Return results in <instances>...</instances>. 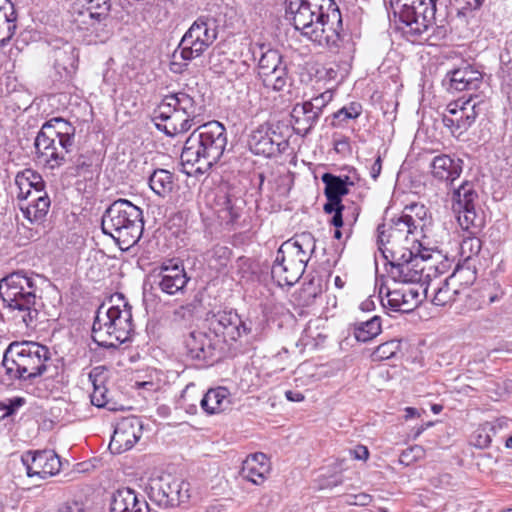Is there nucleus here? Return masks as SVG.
<instances>
[{
  "instance_id": "13d9d810",
  "label": "nucleus",
  "mask_w": 512,
  "mask_h": 512,
  "mask_svg": "<svg viewBox=\"0 0 512 512\" xmlns=\"http://www.w3.org/2000/svg\"><path fill=\"white\" fill-rule=\"evenodd\" d=\"M381 170H382V158L380 155H378L369 169V174L374 181H376L378 179V177L380 176Z\"/></svg>"
},
{
  "instance_id": "bb28decb",
  "label": "nucleus",
  "mask_w": 512,
  "mask_h": 512,
  "mask_svg": "<svg viewBox=\"0 0 512 512\" xmlns=\"http://www.w3.org/2000/svg\"><path fill=\"white\" fill-rule=\"evenodd\" d=\"M271 471V464L264 453L249 455L242 464L240 475L243 479L261 485L267 479Z\"/></svg>"
},
{
  "instance_id": "864d4df0",
  "label": "nucleus",
  "mask_w": 512,
  "mask_h": 512,
  "mask_svg": "<svg viewBox=\"0 0 512 512\" xmlns=\"http://www.w3.org/2000/svg\"><path fill=\"white\" fill-rule=\"evenodd\" d=\"M424 284H422L419 287H404L406 290V297L410 301L409 305H412L413 310L421 303V291L423 292Z\"/></svg>"
},
{
  "instance_id": "bf43d9fd",
  "label": "nucleus",
  "mask_w": 512,
  "mask_h": 512,
  "mask_svg": "<svg viewBox=\"0 0 512 512\" xmlns=\"http://www.w3.org/2000/svg\"><path fill=\"white\" fill-rule=\"evenodd\" d=\"M344 206L341 204V199L338 200H328V202L324 205V211L328 214L336 213V211H342Z\"/></svg>"
},
{
  "instance_id": "c756f323",
  "label": "nucleus",
  "mask_w": 512,
  "mask_h": 512,
  "mask_svg": "<svg viewBox=\"0 0 512 512\" xmlns=\"http://www.w3.org/2000/svg\"><path fill=\"white\" fill-rule=\"evenodd\" d=\"M163 108L172 107L186 114V117H191L194 120H200L202 115V106L194 99L193 96L186 92H177L174 94L166 95L163 100Z\"/></svg>"
},
{
  "instance_id": "ea45409f",
  "label": "nucleus",
  "mask_w": 512,
  "mask_h": 512,
  "mask_svg": "<svg viewBox=\"0 0 512 512\" xmlns=\"http://www.w3.org/2000/svg\"><path fill=\"white\" fill-rule=\"evenodd\" d=\"M77 56L73 50H59L56 52L55 68L61 77L70 78L76 71Z\"/></svg>"
},
{
  "instance_id": "0eeeda50",
  "label": "nucleus",
  "mask_w": 512,
  "mask_h": 512,
  "mask_svg": "<svg viewBox=\"0 0 512 512\" xmlns=\"http://www.w3.org/2000/svg\"><path fill=\"white\" fill-rule=\"evenodd\" d=\"M74 132L75 129L60 118L44 124L34 141L38 162L51 169L61 166L74 145Z\"/></svg>"
},
{
  "instance_id": "a211bd4d",
  "label": "nucleus",
  "mask_w": 512,
  "mask_h": 512,
  "mask_svg": "<svg viewBox=\"0 0 512 512\" xmlns=\"http://www.w3.org/2000/svg\"><path fill=\"white\" fill-rule=\"evenodd\" d=\"M28 477L47 479L59 473L61 461L53 450L26 451L21 456Z\"/></svg>"
},
{
  "instance_id": "69168bd1",
  "label": "nucleus",
  "mask_w": 512,
  "mask_h": 512,
  "mask_svg": "<svg viewBox=\"0 0 512 512\" xmlns=\"http://www.w3.org/2000/svg\"><path fill=\"white\" fill-rule=\"evenodd\" d=\"M285 396L289 401L301 402L304 400V395L298 391L288 390L285 392Z\"/></svg>"
},
{
  "instance_id": "1a4fd4ad",
  "label": "nucleus",
  "mask_w": 512,
  "mask_h": 512,
  "mask_svg": "<svg viewBox=\"0 0 512 512\" xmlns=\"http://www.w3.org/2000/svg\"><path fill=\"white\" fill-rule=\"evenodd\" d=\"M435 249L429 246L424 240L414 239L409 248L402 250H392V269L393 278L404 284L425 283L430 274H424L427 267L423 262L432 258Z\"/></svg>"
},
{
  "instance_id": "c85d7f7f",
  "label": "nucleus",
  "mask_w": 512,
  "mask_h": 512,
  "mask_svg": "<svg viewBox=\"0 0 512 512\" xmlns=\"http://www.w3.org/2000/svg\"><path fill=\"white\" fill-rule=\"evenodd\" d=\"M110 512H150L145 499L139 498L134 490H118L112 498Z\"/></svg>"
},
{
  "instance_id": "aec40b11",
  "label": "nucleus",
  "mask_w": 512,
  "mask_h": 512,
  "mask_svg": "<svg viewBox=\"0 0 512 512\" xmlns=\"http://www.w3.org/2000/svg\"><path fill=\"white\" fill-rule=\"evenodd\" d=\"M142 434L141 421L136 417H128L117 423L109 443L114 454H121L131 449Z\"/></svg>"
},
{
  "instance_id": "f257e3e1",
  "label": "nucleus",
  "mask_w": 512,
  "mask_h": 512,
  "mask_svg": "<svg viewBox=\"0 0 512 512\" xmlns=\"http://www.w3.org/2000/svg\"><path fill=\"white\" fill-rule=\"evenodd\" d=\"M208 332L192 331L184 340L186 355L199 362H214L221 357L222 343L234 342L248 335L251 327L233 310L208 316Z\"/></svg>"
},
{
  "instance_id": "37998d69",
  "label": "nucleus",
  "mask_w": 512,
  "mask_h": 512,
  "mask_svg": "<svg viewBox=\"0 0 512 512\" xmlns=\"http://www.w3.org/2000/svg\"><path fill=\"white\" fill-rule=\"evenodd\" d=\"M29 176L32 177V181L35 179L34 171L30 169H26L22 172L17 173L15 177V185L18 189L17 199L20 203L27 200V196L33 191L31 190V186L29 182Z\"/></svg>"
},
{
  "instance_id": "b1692460",
  "label": "nucleus",
  "mask_w": 512,
  "mask_h": 512,
  "mask_svg": "<svg viewBox=\"0 0 512 512\" xmlns=\"http://www.w3.org/2000/svg\"><path fill=\"white\" fill-rule=\"evenodd\" d=\"M432 177L447 186L458 179L463 170V160L447 154L435 156L430 163Z\"/></svg>"
},
{
  "instance_id": "39448f33",
  "label": "nucleus",
  "mask_w": 512,
  "mask_h": 512,
  "mask_svg": "<svg viewBox=\"0 0 512 512\" xmlns=\"http://www.w3.org/2000/svg\"><path fill=\"white\" fill-rule=\"evenodd\" d=\"M101 226L105 235L110 236L122 251H127L143 234V211L129 200L118 199L105 210Z\"/></svg>"
},
{
  "instance_id": "412c9836",
  "label": "nucleus",
  "mask_w": 512,
  "mask_h": 512,
  "mask_svg": "<svg viewBox=\"0 0 512 512\" xmlns=\"http://www.w3.org/2000/svg\"><path fill=\"white\" fill-rule=\"evenodd\" d=\"M154 118L160 119L164 122V124L156 123V126L169 136L185 133L189 131L192 126L201 122V120H194L191 117H186L185 113L177 109H172V107L163 108L162 102L155 111Z\"/></svg>"
},
{
  "instance_id": "5701e85b",
  "label": "nucleus",
  "mask_w": 512,
  "mask_h": 512,
  "mask_svg": "<svg viewBox=\"0 0 512 512\" xmlns=\"http://www.w3.org/2000/svg\"><path fill=\"white\" fill-rule=\"evenodd\" d=\"M305 268L301 260H293L292 257L280 253L278 249L271 268V276L278 286H292L301 278Z\"/></svg>"
},
{
  "instance_id": "4d7b16f0",
  "label": "nucleus",
  "mask_w": 512,
  "mask_h": 512,
  "mask_svg": "<svg viewBox=\"0 0 512 512\" xmlns=\"http://www.w3.org/2000/svg\"><path fill=\"white\" fill-rule=\"evenodd\" d=\"M92 161L91 158L87 155L80 154L74 160V167L77 174L81 172L87 171L89 167H91Z\"/></svg>"
},
{
  "instance_id": "dca6fc26",
  "label": "nucleus",
  "mask_w": 512,
  "mask_h": 512,
  "mask_svg": "<svg viewBox=\"0 0 512 512\" xmlns=\"http://www.w3.org/2000/svg\"><path fill=\"white\" fill-rule=\"evenodd\" d=\"M477 96H470L467 100L459 99L447 106V113L442 117L443 125L453 135H461L475 122L480 113V101Z\"/></svg>"
},
{
  "instance_id": "a878e982",
  "label": "nucleus",
  "mask_w": 512,
  "mask_h": 512,
  "mask_svg": "<svg viewBox=\"0 0 512 512\" xmlns=\"http://www.w3.org/2000/svg\"><path fill=\"white\" fill-rule=\"evenodd\" d=\"M449 89L454 91H476L483 84L482 73L470 65H464L447 73Z\"/></svg>"
},
{
  "instance_id": "a18cd8bd",
  "label": "nucleus",
  "mask_w": 512,
  "mask_h": 512,
  "mask_svg": "<svg viewBox=\"0 0 512 512\" xmlns=\"http://www.w3.org/2000/svg\"><path fill=\"white\" fill-rule=\"evenodd\" d=\"M471 236L465 238L460 246L461 255L466 259H470L471 257L478 255L481 251L482 243L481 240L476 237L477 234H472L469 232Z\"/></svg>"
},
{
  "instance_id": "423d86ee",
  "label": "nucleus",
  "mask_w": 512,
  "mask_h": 512,
  "mask_svg": "<svg viewBox=\"0 0 512 512\" xmlns=\"http://www.w3.org/2000/svg\"><path fill=\"white\" fill-rule=\"evenodd\" d=\"M50 361L49 349L36 342H12L7 347L2 365L10 380H32L42 376Z\"/></svg>"
},
{
  "instance_id": "ddd939ff",
  "label": "nucleus",
  "mask_w": 512,
  "mask_h": 512,
  "mask_svg": "<svg viewBox=\"0 0 512 512\" xmlns=\"http://www.w3.org/2000/svg\"><path fill=\"white\" fill-rule=\"evenodd\" d=\"M334 6L333 0H286V14L296 30L308 37L318 21L323 20L327 8Z\"/></svg>"
},
{
  "instance_id": "79ce46f5",
  "label": "nucleus",
  "mask_w": 512,
  "mask_h": 512,
  "mask_svg": "<svg viewBox=\"0 0 512 512\" xmlns=\"http://www.w3.org/2000/svg\"><path fill=\"white\" fill-rule=\"evenodd\" d=\"M93 392L90 395L91 403L99 408H106L109 411L123 410V406L108 398V390L105 386L98 385L93 380Z\"/></svg>"
},
{
  "instance_id": "f03ea898",
  "label": "nucleus",
  "mask_w": 512,
  "mask_h": 512,
  "mask_svg": "<svg viewBox=\"0 0 512 512\" xmlns=\"http://www.w3.org/2000/svg\"><path fill=\"white\" fill-rule=\"evenodd\" d=\"M37 280H40L39 276L23 271L13 272L0 280L2 309L18 327L36 326L39 314Z\"/></svg>"
},
{
  "instance_id": "7ed1b4c3",
  "label": "nucleus",
  "mask_w": 512,
  "mask_h": 512,
  "mask_svg": "<svg viewBox=\"0 0 512 512\" xmlns=\"http://www.w3.org/2000/svg\"><path fill=\"white\" fill-rule=\"evenodd\" d=\"M227 145L224 125L210 121L199 125L186 139L181 153V163L188 175L204 173L222 157Z\"/></svg>"
},
{
  "instance_id": "774afa93",
  "label": "nucleus",
  "mask_w": 512,
  "mask_h": 512,
  "mask_svg": "<svg viewBox=\"0 0 512 512\" xmlns=\"http://www.w3.org/2000/svg\"><path fill=\"white\" fill-rule=\"evenodd\" d=\"M331 223L336 227V228H339L343 225V217H342V211H336V213H334L332 219H331Z\"/></svg>"
},
{
  "instance_id": "473e14b6",
  "label": "nucleus",
  "mask_w": 512,
  "mask_h": 512,
  "mask_svg": "<svg viewBox=\"0 0 512 512\" xmlns=\"http://www.w3.org/2000/svg\"><path fill=\"white\" fill-rule=\"evenodd\" d=\"M402 214L406 217V221L410 222L413 228L420 233L421 239L429 243L426 233L431 226V217L423 204L413 203L406 206Z\"/></svg>"
},
{
  "instance_id": "f3484780",
  "label": "nucleus",
  "mask_w": 512,
  "mask_h": 512,
  "mask_svg": "<svg viewBox=\"0 0 512 512\" xmlns=\"http://www.w3.org/2000/svg\"><path fill=\"white\" fill-rule=\"evenodd\" d=\"M250 150L256 155L273 157L285 152L289 146L287 138L269 124H263L252 131L249 141Z\"/></svg>"
},
{
  "instance_id": "3c124183",
  "label": "nucleus",
  "mask_w": 512,
  "mask_h": 512,
  "mask_svg": "<svg viewBox=\"0 0 512 512\" xmlns=\"http://www.w3.org/2000/svg\"><path fill=\"white\" fill-rule=\"evenodd\" d=\"M26 404L24 397H14L0 401V411H3V417L13 416L18 409Z\"/></svg>"
},
{
  "instance_id": "7c9ffc66",
  "label": "nucleus",
  "mask_w": 512,
  "mask_h": 512,
  "mask_svg": "<svg viewBox=\"0 0 512 512\" xmlns=\"http://www.w3.org/2000/svg\"><path fill=\"white\" fill-rule=\"evenodd\" d=\"M291 118L296 134L305 136L316 126L320 116L306 104L298 103L292 109Z\"/></svg>"
},
{
  "instance_id": "2f4dec72",
  "label": "nucleus",
  "mask_w": 512,
  "mask_h": 512,
  "mask_svg": "<svg viewBox=\"0 0 512 512\" xmlns=\"http://www.w3.org/2000/svg\"><path fill=\"white\" fill-rule=\"evenodd\" d=\"M201 408L207 414H217L229 409L231 405L230 392L225 387L209 389L200 401Z\"/></svg>"
},
{
  "instance_id": "2eb2a0df",
  "label": "nucleus",
  "mask_w": 512,
  "mask_h": 512,
  "mask_svg": "<svg viewBox=\"0 0 512 512\" xmlns=\"http://www.w3.org/2000/svg\"><path fill=\"white\" fill-rule=\"evenodd\" d=\"M318 27L308 32V39L319 46L326 47L334 53H339L345 47V36L342 31V17L339 8H327L323 20L318 21Z\"/></svg>"
},
{
  "instance_id": "9d476101",
  "label": "nucleus",
  "mask_w": 512,
  "mask_h": 512,
  "mask_svg": "<svg viewBox=\"0 0 512 512\" xmlns=\"http://www.w3.org/2000/svg\"><path fill=\"white\" fill-rule=\"evenodd\" d=\"M218 21L211 15L198 17L179 44L180 57L191 61L200 57L217 39Z\"/></svg>"
},
{
  "instance_id": "a19ab883",
  "label": "nucleus",
  "mask_w": 512,
  "mask_h": 512,
  "mask_svg": "<svg viewBox=\"0 0 512 512\" xmlns=\"http://www.w3.org/2000/svg\"><path fill=\"white\" fill-rule=\"evenodd\" d=\"M406 297V290L404 287L388 291L386 294V303L383 306H388L392 311L408 313L413 311L412 305Z\"/></svg>"
},
{
  "instance_id": "c9c22d12",
  "label": "nucleus",
  "mask_w": 512,
  "mask_h": 512,
  "mask_svg": "<svg viewBox=\"0 0 512 512\" xmlns=\"http://www.w3.org/2000/svg\"><path fill=\"white\" fill-rule=\"evenodd\" d=\"M378 231V242L381 246L390 245L391 247H386L385 249L390 252L392 255V250H402L406 247H400L399 244L402 242H406L407 244L410 242V239L406 238L403 233L395 229V225L391 222L389 224L379 225L377 228Z\"/></svg>"
},
{
  "instance_id": "0e129e2a",
  "label": "nucleus",
  "mask_w": 512,
  "mask_h": 512,
  "mask_svg": "<svg viewBox=\"0 0 512 512\" xmlns=\"http://www.w3.org/2000/svg\"><path fill=\"white\" fill-rule=\"evenodd\" d=\"M34 177H35V179L33 181H32V177H30V176H29V179H28L29 182H31L30 183L31 190H34V189H43V190H45V183H44L42 177L38 173H36V172H34Z\"/></svg>"
},
{
  "instance_id": "e433bc0d",
  "label": "nucleus",
  "mask_w": 512,
  "mask_h": 512,
  "mask_svg": "<svg viewBox=\"0 0 512 512\" xmlns=\"http://www.w3.org/2000/svg\"><path fill=\"white\" fill-rule=\"evenodd\" d=\"M321 179L325 184L324 194L327 197V200L341 199L343 195L348 193V184H353L352 182H348V176L342 179L341 177L330 173L323 174Z\"/></svg>"
},
{
  "instance_id": "338daca9",
  "label": "nucleus",
  "mask_w": 512,
  "mask_h": 512,
  "mask_svg": "<svg viewBox=\"0 0 512 512\" xmlns=\"http://www.w3.org/2000/svg\"><path fill=\"white\" fill-rule=\"evenodd\" d=\"M43 195H48L47 192L43 189H34L28 196H27V200L28 201L27 203H33V202H36V198L40 197V196H43Z\"/></svg>"
},
{
  "instance_id": "4be33fe9",
  "label": "nucleus",
  "mask_w": 512,
  "mask_h": 512,
  "mask_svg": "<svg viewBox=\"0 0 512 512\" xmlns=\"http://www.w3.org/2000/svg\"><path fill=\"white\" fill-rule=\"evenodd\" d=\"M157 277L159 279L157 282L159 289L168 295L183 291L189 280L184 267L175 259L164 262Z\"/></svg>"
},
{
  "instance_id": "6e6d98bb",
  "label": "nucleus",
  "mask_w": 512,
  "mask_h": 512,
  "mask_svg": "<svg viewBox=\"0 0 512 512\" xmlns=\"http://www.w3.org/2000/svg\"><path fill=\"white\" fill-rule=\"evenodd\" d=\"M473 443L478 448H487L491 443V437L484 429H479L476 431Z\"/></svg>"
},
{
  "instance_id": "8fccbe9b",
  "label": "nucleus",
  "mask_w": 512,
  "mask_h": 512,
  "mask_svg": "<svg viewBox=\"0 0 512 512\" xmlns=\"http://www.w3.org/2000/svg\"><path fill=\"white\" fill-rule=\"evenodd\" d=\"M333 98V92L330 90H327L320 95L312 98L309 101L303 102L307 106H309L312 110H314L319 116L322 115L323 109L328 105V103Z\"/></svg>"
},
{
  "instance_id": "f704fd0d",
  "label": "nucleus",
  "mask_w": 512,
  "mask_h": 512,
  "mask_svg": "<svg viewBox=\"0 0 512 512\" xmlns=\"http://www.w3.org/2000/svg\"><path fill=\"white\" fill-rule=\"evenodd\" d=\"M51 206V200L48 195L36 198L33 203H19L20 210L24 217L31 223H42Z\"/></svg>"
},
{
  "instance_id": "e2e57ef3",
  "label": "nucleus",
  "mask_w": 512,
  "mask_h": 512,
  "mask_svg": "<svg viewBox=\"0 0 512 512\" xmlns=\"http://www.w3.org/2000/svg\"><path fill=\"white\" fill-rule=\"evenodd\" d=\"M354 501H349L350 504L365 506L368 505L371 501V497L367 494H358L353 496Z\"/></svg>"
},
{
  "instance_id": "6ab92c4d",
  "label": "nucleus",
  "mask_w": 512,
  "mask_h": 512,
  "mask_svg": "<svg viewBox=\"0 0 512 512\" xmlns=\"http://www.w3.org/2000/svg\"><path fill=\"white\" fill-rule=\"evenodd\" d=\"M110 8V0H76L73 21L79 28L88 30L106 20Z\"/></svg>"
},
{
  "instance_id": "9b49d317",
  "label": "nucleus",
  "mask_w": 512,
  "mask_h": 512,
  "mask_svg": "<svg viewBox=\"0 0 512 512\" xmlns=\"http://www.w3.org/2000/svg\"><path fill=\"white\" fill-rule=\"evenodd\" d=\"M477 198L473 184L467 181L454 189L452 195V210L459 225L472 234H478L485 223L483 215L478 214L475 208Z\"/></svg>"
},
{
  "instance_id": "de8ad7c7",
  "label": "nucleus",
  "mask_w": 512,
  "mask_h": 512,
  "mask_svg": "<svg viewBox=\"0 0 512 512\" xmlns=\"http://www.w3.org/2000/svg\"><path fill=\"white\" fill-rule=\"evenodd\" d=\"M362 112L361 104L352 102L348 106L339 109L333 114V118L338 120L339 124L346 122L348 119H356Z\"/></svg>"
},
{
  "instance_id": "603ef678",
  "label": "nucleus",
  "mask_w": 512,
  "mask_h": 512,
  "mask_svg": "<svg viewBox=\"0 0 512 512\" xmlns=\"http://www.w3.org/2000/svg\"><path fill=\"white\" fill-rule=\"evenodd\" d=\"M224 206L219 210V217L226 221L227 223H233L239 218V212L232 204L230 198H226L224 201Z\"/></svg>"
},
{
  "instance_id": "393cba45",
  "label": "nucleus",
  "mask_w": 512,
  "mask_h": 512,
  "mask_svg": "<svg viewBox=\"0 0 512 512\" xmlns=\"http://www.w3.org/2000/svg\"><path fill=\"white\" fill-rule=\"evenodd\" d=\"M458 276V274L454 273L440 282L437 286H434V284L430 281L425 286V288H423L424 296L428 297L429 292L432 289V303L434 305L447 306L452 304L457 299V296L461 293Z\"/></svg>"
},
{
  "instance_id": "72a5a7b5",
  "label": "nucleus",
  "mask_w": 512,
  "mask_h": 512,
  "mask_svg": "<svg viewBox=\"0 0 512 512\" xmlns=\"http://www.w3.org/2000/svg\"><path fill=\"white\" fill-rule=\"evenodd\" d=\"M16 13L9 0H0V47L5 46L16 31Z\"/></svg>"
},
{
  "instance_id": "58836bf2",
  "label": "nucleus",
  "mask_w": 512,
  "mask_h": 512,
  "mask_svg": "<svg viewBox=\"0 0 512 512\" xmlns=\"http://www.w3.org/2000/svg\"><path fill=\"white\" fill-rule=\"evenodd\" d=\"M353 327L357 341L368 342L380 334L381 319L379 316H373L369 320L355 323Z\"/></svg>"
},
{
  "instance_id": "680f3d73",
  "label": "nucleus",
  "mask_w": 512,
  "mask_h": 512,
  "mask_svg": "<svg viewBox=\"0 0 512 512\" xmlns=\"http://www.w3.org/2000/svg\"><path fill=\"white\" fill-rule=\"evenodd\" d=\"M59 512H86L77 502L66 503L59 509Z\"/></svg>"
},
{
  "instance_id": "5fc2aeb1",
  "label": "nucleus",
  "mask_w": 512,
  "mask_h": 512,
  "mask_svg": "<svg viewBox=\"0 0 512 512\" xmlns=\"http://www.w3.org/2000/svg\"><path fill=\"white\" fill-rule=\"evenodd\" d=\"M277 183L276 191L280 196H286L291 189V180L287 175H278L275 178Z\"/></svg>"
},
{
  "instance_id": "4c0bfd02",
  "label": "nucleus",
  "mask_w": 512,
  "mask_h": 512,
  "mask_svg": "<svg viewBox=\"0 0 512 512\" xmlns=\"http://www.w3.org/2000/svg\"><path fill=\"white\" fill-rule=\"evenodd\" d=\"M149 186L158 196L166 197L174 187L173 174L165 169H156L149 177Z\"/></svg>"
},
{
  "instance_id": "cd10ccee",
  "label": "nucleus",
  "mask_w": 512,
  "mask_h": 512,
  "mask_svg": "<svg viewBox=\"0 0 512 512\" xmlns=\"http://www.w3.org/2000/svg\"><path fill=\"white\" fill-rule=\"evenodd\" d=\"M314 248L315 243L312 234L302 233L284 242L279 250L280 253L292 257L293 260H301L303 266L306 267L309 261L308 250L312 252Z\"/></svg>"
},
{
  "instance_id": "09e8293b",
  "label": "nucleus",
  "mask_w": 512,
  "mask_h": 512,
  "mask_svg": "<svg viewBox=\"0 0 512 512\" xmlns=\"http://www.w3.org/2000/svg\"><path fill=\"white\" fill-rule=\"evenodd\" d=\"M390 222L395 225V229L403 233L406 238L410 239V236L412 237L411 244L414 239H419L417 236L420 235V233L416 228L410 225V222L406 221V217L403 214L398 218L391 219Z\"/></svg>"
},
{
  "instance_id": "f8f14e48",
  "label": "nucleus",
  "mask_w": 512,
  "mask_h": 512,
  "mask_svg": "<svg viewBox=\"0 0 512 512\" xmlns=\"http://www.w3.org/2000/svg\"><path fill=\"white\" fill-rule=\"evenodd\" d=\"M147 493L149 499L158 506L171 508L186 502L190 498V484L166 474L151 478Z\"/></svg>"
},
{
  "instance_id": "6e6552de",
  "label": "nucleus",
  "mask_w": 512,
  "mask_h": 512,
  "mask_svg": "<svg viewBox=\"0 0 512 512\" xmlns=\"http://www.w3.org/2000/svg\"><path fill=\"white\" fill-rule=\"evenodd\" d=\"M437 0H390L395 16L404 25L401 29L412 41H429V30L435 22Z\"/></svg>"
},
{
  "instance_id": "c03bdc74",
  "label": "nucleus",
  "mask_w": 512,
  "mask_h": 512,
  "mask_svg": "<svg viewBox=\"0 0 512 512\" xmlns=\"http://www.w3.org/2000/svg\"><path fill=\"white\" fill-rule=\"evenodd\" d=\"M322 292V280L320 278H313L304 284L300 295L304 298V304L310 305L316 297L322 294Z\"/></svg>"
},
{
  "instance_id": "49530a36",
  "label": "nucleus",
  "mask_w": 512,
  "mask_h": 512,
  "mask_svg": "<svg viewBox=\"0 0 512 512\" xmlns=\"http://www.w3.org/2000/svg\"><path fill=\"white\" fill-rule=\"evenodd\" d=\"M399 350H400V341L393 339V340L387 341V342L379 345L375 349L373 355H374L375 359L385 360V359H390L393 356H395Z\"/></svg>"
},
{
  "instance_id": "20e7f679",
  "label": "nucleus",
  "mask_w": 512,
  "mask_h": 512,
  "mask_svg": "<svg viewBox=\"0 0 512 512\" xmlns=\"http://www.w3.org/2000/svg\"><path fill=\"white\" fill-rule=\"evenodd\" d=\"M133 332L132 307L117 293L110 304H102L92 326V339L105 348H117L130 340Z\"/></svg>"
},
{
  "instance_id": "052dcab7",
  "label": "nucleus",
  "mask_w": 512,
  "mask_h": 512,
  "mask_svg": "<svg viewBox=\"0 0 512 512\" xmlns=\"http://www.w3.org/2000/svg\"><path fill=\"white\" fill-rule=\"evenodd\" d=\"M350 454L357 460H366L369 456L367 447L359 445L355 449L350 450Z\"/></svg>"
},
{
  "instance_id": "4468645a",
  "label": "nucleus",
  "mask_w": 512,
  "mask_h": 512,
  "mask_svg": "<svg viewBox=\"0 0 512 512\" xmlns=\"http://www.w3.org/2000/svg\"><path fill=\"white\" fill-rule=\"evenodd\" d=\"M258 78L263 86L275 92L288 91L292 78L288 64L276 49H267L261 53L258 61Z\"/></svg>"
}]
</instances>
